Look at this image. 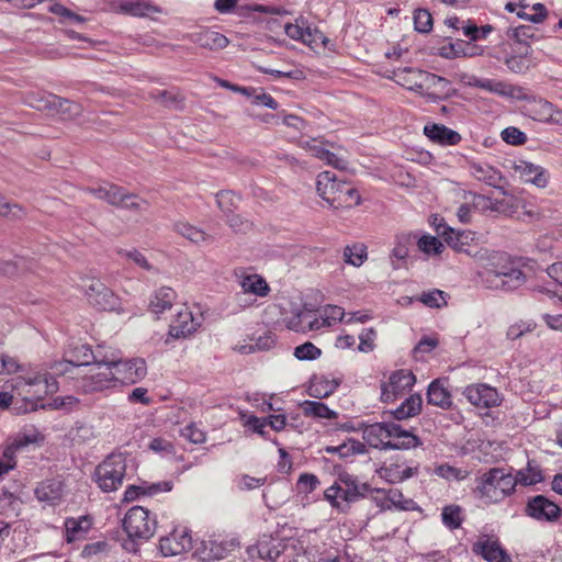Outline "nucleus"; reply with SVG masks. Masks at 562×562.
Returning a JSON list of instances; mask_svg holds the SVG:
<instances>
[{
	"label": "nucleus",
	"mask_w": 562,
	"mask_h": 562,
	"mask_svg": "<svg viewBox=\"0 0 562 562\" xmlns=\"http://www.w3.org/2000/svg\"><path fill=\"white\" fill-rule=\"evenodd\" d=\"M363 440L376 449H411L422 445L420 439L394 423H374L362 429Z\"/></svg>",
	"instance_id": "nucleus-1"
},
{
	"label": "nucleus",
	"mask_w": 562,
	"mask_h": 562,
	"mask_svg": "<svg viewBox=\"0 0 562 562\" xmlns=\"http://www.w3.org/2000/svg\"><path fill=\"white\" fill-rule=\"evenodd\" d=\"M472 493L485 505L497 504L509 496L516 487L514 475L503 468H492L475 479Z\"/></svg>",
	"instance_id": "nucleus-2"
},
{
	"label": "nucleus",
	"mask_w": 562,
	"mask_h": 562,
	"mask_svg": "<svg viewBox=\"0 0 562 562\" xmlns=\"http://www.w3.org/2000/svg\"><path fill=\"white\" fill-rule=\"evenodd\" d=\"M370 491L368 483H361L356 476L345 473L339 475V483L325 491L324 496L333 507L345 512L349 504L366 497Z\"/></svg>",
	"instance_id": "nucleus-3"
},
{
	"label": "nucleus",
	"mask_w": 562,
	"mask_h": 562,
	"mask_svg": "<svg viewBox=\"0 0 562 562\" xmlns=\"http://www.w3.org/2000/svg\"><path fill=\"white\" fill-rule=\"evenodd\" d=\"M126 457L123 453H111L94 470V481L105 493L122 486L126 475Z\"/></svg>",
	"instance_id": "nucleus-4"
},
{
	"label": "nucleus",
	"mask_w": 562,
	"mask_h": 562,
	"mask_svg": "<svg viewBox=\"0 0 562 562\" xmlns=\"http://www.w3.org/2000/svg\"><path fill=\"white\" fill-rule=\"evenodd\" d=\"M89 374L82 378L80 389L85 393L101 392L116 386L111 355L101 353L93 361Z\"/></svg>",
	"instance_id": "nucleus-5"
},
{
	"label": "nucleus",
	"mask_w": 562,
	"mask_h": 562,
	"mask_svg": "<svg viewBox=\"0 0 562 562\" xmlns=\"http://www.w3.org/2000/svg\"><path fill=\"white\" fill-rule=\"evenodd\" d=\"M156 527V517L142 506L130 508L123 519V529L133 541L149 540L155 535Z\"/></svg>",
	"instance_id": "nucleus-6"
},
{
	"label": "nucleus",
	"mask_w": 562,
	"mask_h": 562,
	"mask_svg": "<svg viewBox=\"0 0 562 562\" xmlns=\"http://www.w3.org/2000/svg\"><path fill=\"white\" fill-rule=\"evenodd\" d=\"M484 281L490 288L513 291L520 288L526 282V276L512 263H506L488 269L485 272Z\"/></svg>",
	"instance_id": "nucleus-7"
},
{
	"label": "nucleus",
	"mask_w": 562,
	"mask_h": 562,
	"mask_svg": "<svg viewBox=\"0 0 562 562\" xmlns=\"http://www.w3.org/2000/svg\"><path fill=\"white\" fill-rule=\"evenodd\" d=\"M110 355L116 385L135 384L146 375L147 367L145 360L140 358L121 360L113 352Z\"/></svg>",
	"instance_id": "nucleus-8"
},
{
	"label": "nucleus",
	"mask_w": 562,
	"mask_h": 562,
	"mask_svg": "<svg viewBox=\"0 0 562 562\" xmlns=\"http://www.w3.org/2000/svg\"><path fill=\"white\" fill-rule=\"evenodd\" d=\"M14 381L13 387L19 394H32L36 398H43L56 391L55 383H49L47 374L41 371H29Z\"/></svg>",
	"instance_id": "nucleus-9"
},
{
	"label": "nucleus",
	"mask_w": 562,
	"mask_h": 562,
	"mask_svg": "<svg viewBox=\"0 0 562 562\" xmlns=\"http://www.w3.org/2000/svg\"><path fill=\"white\" fill-rule=\"evenodd\" d=\"M436 232L453 250L464 252L470 257H479L480 250L473 245L474 233L471 231H456L447 224H439Z\"/></svg>",
	"instance_id": "nucleus-10"
},
{
	"label": "nucleus",
	"mask_w": 562,
	"mask_h": 562,
	"mask_svg": "<svg viewBox=\"0 0 562 562\" xmlns=\"http://www.w3.org/2000/svg\"><path fill=\"white\" fill-rule=\"evenodd\" d=\"M416 382L415 375L407 370H396L391 373L389 381L381 384V401L391 403L403 396Z\"/></svg>",
	"instance_id": "nucleus-11"
},
{
	"label": "nucleus",
	"mask_w": 562,
	"mask_h": 562,
	"mask_svg": "<svg viewBox=\"0 0 562 562\" xmlns=\"http://www.w3.org/2000/svg\"><path fill=\"white\" fill-rule=\"evenodd\" d=\"M88 302L100 311H114L120 306V299L99 279H91L86 288Z\"/></svg>",
	"instance_id": "nucleus-12"
},
{
	"label": "nucleus",
	"mask_w": 562,
	"mask_h": 562,
	"mask_svg": "<svg viewBox=\"0 0 562 562\" xmlns=\"http://www.w3.org/2000/svg\"><path fill=\"white\" fill-rule=\"evenodd\" d=\"M462 394L470 404L479 408L496 407L502 402L498 391L485 383L468 385Z\"/></svg>",
	"instance_id": "nucleus-13"
},
{
	"label": "nucleus",
	"mask_w": 562,
	"mask_h": 562,
	"mask_svg": "<svg viewBox=\"0 0 562 562\" xmlns=\"http://www.w3.org/2000/svg\"><path fill=\"white\" fill-rule=\"evenodd\" d=\"M525 513L538 521L552 522L560 518L562 510L552 501L543 495H536L527 501Z\"/></svg>",
	"instance_id": "nucleus-14"
},
{
	"label": "nucleus",
	"mask_w": 562,
	"mask_h": 562,
	"mask_svg": "<svg viewBox=\"0 0 562 562\" xmlns=\"http://www.w3.org/2000/svg\"><path fill=\"white\" fill-rule=\"evenodd\" d=\"M192 538L187 528L175 529L159 540V550L164 557L179 555L191 550Z\"/></svg>",
	"instance_id": "nucleus-15"
},
{
	"label": "nucleus",
	"mask_w": 562,
	"mask_h": 562,
	"mask_svg": "<svg viewBox=\"0 0 562 562\" xmlns=\"http://www.w3.org/2000/svg\"><path fill=\"white\" fill-rule=\"evenodd\" d=\"M188 40L195 45L210 50L223 49L229 43L228 38L224 34L206 27H201L200 30L188 34Z\"/></svg>",
	"instance_id": "nucleus-16"
},
{
	"label": "nucleus",
	"mask_w": 562,
	"mask_h": 562,
	"mask_svg": "<svg viewBox=\"0 0 562 562\" xmlns=\"http://www.w3.org/2000/svg\"><path fill=\"white\" fill-rule=\"evenodd\" d=\"M285 34L295 41H302L304 44H317L319 41L325 44L326 36L316 29L305 26L303 19H297L294 24L288 23L284 26Z\"/></svg>",
	"instance_id": "nucleus-17"
},
{
	"label": "nucleus",
	"mask_w": 562,
	"mask_h": 562,
	"mask_svg": "<svg viewBox=\"0 0 562 562\" xmlns=\"http://www.w3.org/2000/svg\"><path fill=\"white\" fill-rule=\"evenodd\" d=\"M199 326L200 322L193 317L192 312L183 308L178 312L176 318L171 322L169 336L175 339L186 338L193 334Z\"/></svg>",
	"instance_id": "nucleus-18"
},
{
	"label": "nucleus",
	"mask_w": 562,
	"mask_h": 562,
	"mask_svg": "<svg viewBox=\"0 0 562 562\" xmlns=\"http://www.w3.org/2000/svg\"><path fill=\"white\" fill-rule=\"evenodd\" d=\"M447 379L434 380L427 390V403L442 409H450L452 407V396L448 389Z\"/></svg>",
	"instance_id": "nucleus-19"
},
{
	"label": "nucleus",
	"mask_w": 562,
	"mask_h": 562,
	"mask_svg": "<svg viewBox=\"0 0 562 562\" xmlns=\"http://www.w3.org/2000/svg\"><path fill=\"white\" fill-rule=\"evenodd\" d=\"M424 134L431 142L442 146L458 145L462 139L458 132L437 123L426 124L424 126Z\"/></svg>",
	"instance_id": "nucleus-20"
},
{
	"label": "nucleus",
	"mask_w": 562,
	"mask_h": 562,
	"mask_svg": "<svg viewBox=\"0 0 562 562\" xmlns=\"http://www.w3.org/2000/svg\"><path fill=\"white\" fill-rule=\"evenodd\" d=\"M341 183L334 172L323 171L317 176L316 190L318 195L331 206L335 205V199Z\"/></svg>",
	"instance_id": "nucleus-21"
},
{
	"label": "nucleus",
	"mask_w": 562,
	"mask_h": 562,
	"mask_svg": "<svg viewBox=\"0 0 562 562\" xmlns=\"http://www.w3.org/2000/svg\"><path fill=\"white\" fill-rule=\"evenodd\" d=\"M469 170L476 180L494 188L499 187L503 180L502 172L487 162L469 161Z\"/></svg>",
	"instance_id": "nucleus-22"
},
{
	"label": "nucleus",
	"mask_w": 562,
	"mask_h": 562,
	"mask_svg": "<svg viewBox=\"0 0 562 562\" xmlns=\"http://www.w3.org/2000/svg\"><path fill=\"white\" fill-rule=\"evenodd\" d=\"M58 95L46 91H29L22 95V102L37 111L52 113L55 110Z\"/></svg>",
	"instance_id": "nucleus-23"
},
{
	"label": "nucleus",
	"mask_w": 562,
	"mask_h": 562,
	"mask_svg": "<svg viewBox=\"0 0 562 562\" xmlns=\"http://www.w3.org/2000/svg\"><path fill=\"white\" fill-rule=\"evenodd\" d=\"M393 78L408 90L420 91L424 86L423 81H425V71L411 67L398 68L394 70Z\"/></svg>",
	"instance_id": "nucleus-24"
},
{
	"label": "nucleus",
	"mask_w": 562,
	"mask_h": 562,
	"mask_svg": "<svg viewBox=\"0 0 562 562\" xmlns=\"http://www.w3.org/2000/svg\"><path fill=\"white\" fill-rule=\"evenodd\" d=\"M515 170L519 172L520 177L526 182H530L538 188H544L548 184V173L541 166L528 161H520L516 165Z\"/></svg>",
	"instance_id": "nucleus-25"
},
{
	"label": "nucleus",
	"mask_w": 562,
	"mask_h": 562,
	"mask_svg": "<svg viewBox=\"0 0 562 562\" xmlns=\"http://www.w3.org/2000/svg\"><path fill=\"white\" fill-rule=\"evenodd\" d=\"M302 147L310 151L312 156L324 160L327 165L337 169L342 170L347 166V162L344 159L337 157L334 153L326 149L323 144L316 139L303 142Z\"/></svg>",
	"instance_id": "nucleus-26"
},
{
	"label": "nucleus",
	"mask_w": 562,
	"mask_h": 562,
	"mask_svg": "<svg viewBox=\"0 0 562 562\" xmlns=\"http://www.w3.org/2000/svg\"><path fill=\"white\" fill-rule=\"evenodd\" d=\"M474 551L488 562H510L509 557L496 540L490 538L480 540L474 544Z\"/></svg>",
	"instance_id": "nucleus-27"
},
{
	"label": "nucleus",
	"mask_w": 562,
	"mask_h": 562,
	"mask_svg": "<svg viewBox=\"0 0 562 562\" xmlns=\"http://www.w3.org/2000/svg\"><path fill=\"white\" fill-rule=\"evenodd\" d=\"M88 191L95 198L108 202L109 204L120 207L125 189L114 183H103L98 187L89 188Z\"/></svg>",
	"instance_id": "nucleus-28"
},
{
	"label": "nucleus",
	"mask_w": 562,
	"mask_h": 562,
	"mask_svg": "<svg viewBox=\"0 0 562 562\" xmlns=\"http://www.w3.org/2000/svg\"><path fill=\"white\" fill-rule=\"evenodd\" d=\"M102 353L100 346L95 350H92L89 345L80 344L71 347L67 351V356L71 359L75 366H91L93 361Z\"/></svg>",
	"instance_id": "nucleus-29"
},
{
	"label": "nucleus",
	"mask_w": 562,
	"mask_h": 562,
	"mask_svg": "<svg viewBox=\"0 0 562 562\" xmlns=\"http://www.w3.org/2000/svg\"><path fill=\"white\" fill-rule=\"evenodd\" d=\"M91 526L92 521L88 516L66 519V541L74 542L76 540L83 539L86 533L90 530Z\"/></svg>",
	"instance_id": "nucleus-30"
},
{
	"label": "nucleus",
	"mask_w": 562,
	"mask_h": 562,
	"mask_svg": "<svg viewBox=\"0 0 562 562\" xmlns=\"http://www.w3.org/2000/svg\"><path fill=\"white\" fill-rule=\"evenodd\" d=\"M176 300V292L169 286H161L153 294L149 308L155 314L170 310Z\"/></svg>",
	"instance_id": "nucleus-31"
},
{
	"label": "nucleus",
	"mask_w": 562,
	"mask_h": 562,
	"mask_svg": "<svg viewBox=\"0 0 562 562\" xmlns=\"http://www.w3.org/2000/svg\"><path fill=\"white\" fill-rule=\"evenodd\" d=\"M239 284L245 293H251L260 297L267 296L270 291L267 281L257 273L241 276Z\"/></svg>",
	"instance_id": "nucleus-32"
},
{
	"label": "nucleus",
	"mask_w": 562,
	"mask_h": 562,
	"mask_svg": "<svg viewBox=\"0 0 562 562\" xmlns=\"http://www.w3.org/2000/svg\"><path fill=\"white\" fill-rule=\"evenodd\" d=\"M239 546V542L236 539L231 540H216L211 539L204 543L205 550H209L207 558L214 560L224 559L231 553L235 548Z\"/></svg>",
	"instance_id": "nucleus-33"
},
{
	"label": "nucleus",
	"mask_w": 562,
	"mask_h": 562,
	"mask_svg": "<svg viewBox=\"0 0 562 562\" xmlns=\"http://www.w3.org/2000/svg\"><path fill=\"white\" fill-rule=\"evenodd\" d=\"M422 396L419 394H413L407 397L395 411H393L392 415L397 420L407 419L418 415L422 411Z\"/></svg>",
	"instance_id": "nucleus-34"
},
{
	"label": "nucleus",
	"mask_w": 562,
	"mask_h": 562,
	"mask_svg": "<svg viewBox=\"0 0 562 562\" xmlns=\"http://www.w3.org/2000/svg\"><path fill=\"white\" fill-rule=\"evenodd\" d=\"M173 231L190 240L193 244L200 245L205 241L211 240V236H209L204 231L199 227L191 225L188 222H177L173 224Z\"/></svg>",
	"instance_id": "nucleus-35"
},
{
	"label": "nucleus",
	"mask_w": 562,
	"mask_h": 562,
	"mask_svg": "<svg viewBox=\"0 0 562 562\" xmlns=\"http://www.w3.org/2000/svg\"><path fill=\"white\" fill-rule=\"evenodd\" d=\"M301 408L303 414L308 417L326 419H335L337 417V413L335 411L330 409L326 404L317 401H304L301 403Z\"/></svg>",
	"instance_id": "nucleus-36"
},
{
	"label": "nucleus",
	"mask_w": 562,
	"mask_h": 562,
	"mask_svg": "<svg viewBox=\"0 0 562 562\" xmlns=\"http://www.w3.org/2000/svg\"><path fill=\"white\" fill-rule=\"evenodd\" d=\"M344 262L353 267H360L368 258L367 247L364 244L356 243L347 245L342 251Z\"/></svg>",
	"instance_id": "nucleus-37"
},
{
	"label": "nucleus",
	"mask_w": 562,
	"mask_h": 562,
	"mask_svg": "<svg viewBox=\"0 0 562 562\" xmlns=\"http://www.w3.org/2000/svg\"><path fill=\"white\" fill-rule=\"evenodd\" d=\"M359 204L360 194L358 193V191L355 188H351L347 183L342 182L335 199V205L331 206L338 209L350 207Z\"/></svg>",
	"instance_id": "nucleus-38"
},
{
	"label": "nucleus",
	"mask_w": 562,
	"mask_h": 562,
	"mask_svg": "<svg viewBox=\"0 0 562 562\" xmlns=\"http://www.w3.org/2000/svg\"><path fill=\"white\" fill-rule=\"evenodd\" d=\"M473 87L486 90L503 97H513L514 88L503 81L492 79H475L471 83Z\"/></svg>",
	"instance_id": "nucleus-39"
},
{
	"label": "nucleus",
	"mask_w": 562,
	"mask_h": 562,
	"mask_svg": "<svg viewBox=\"0 0 562 562\" xmlns=\"http://www.w3.org/2000/svg\"><path fill=\"white\" fill-rule=\"evenodd\" d=\"M338 387V383L325 378H314L308 387V394L316 398H324L333 394Z\"/></svg>",
	"instance_id": "nucleus-40"
},
{
	"label": "nucleus",
	"mask_w": 562,
	"mask_h": 562,
	"mask_svg": "<svg viewBox=\"0 0 562 562\" xmlns=\"http://www.w3.org/2000/svg\"><path fill=\"white\" fill-rule=\"evenodd\" d=\"M416 238L417 236L412 233H402L396 235L392 257L397 260L406 259L409 254V247L414 245Z\"/></svg>",
	"instance_id": "nucleus-41"
},
{
	"label": "nucleus",
	"mask_w": 562,
	"mask_h": 562,
	"mask_svg": "<svg viewBox=\"0 0 562 562\" xmlns=\"http://www.w3.org/2000/svg\"><path fill=\"white\" fill-rule=\"evenodd\" d=\"M327 451L336 452L341 458L364 454L368 452L366 445L357 439H348L346 442L338 447L327 448Z\"/></svg>",
	"instance_id": "nucleus-42"
},
{
	"label": "nucleus",
	"mask_w": 562,
	"mask_h": 562,
	"mask_svg": "<svg viewBox=\"0 0 562 562\" xmlns=\"http://www.w3.org/2000/svg\"><path fill=\"white\" fill-rule=\"evenodd\" d=\"M82 112V108L79 103L58 97L56 101L55 110L50 114H59L63 119H75Z\"/></svg>",
	"instance_id": "nucleus-43"
},
{
	"label": "nucleus",
	"mask_w": 562,
	"mask_h": 562,
	"mask_svg": "<svg viewBox=\"0 0 562 562\" xmlns=\"http://www.w3.org/2000/svg\"><path fill=\"white\" fill-rule=\"evenodd\" d=\"M0 216L10 221H19L26 216L25 209L19 203H11L0 193Z\"/></svg>",
	"instance_id": "nucleus-44"
},
{
	"label": "nucleus",
	"mask_w": 562,
	"mask_h": 562,
	"mask_svg": "<svg viewBox=\"0 0 562 562\" xmlns=\"http://www.w3.org/2000/svg\"><path fill=\"white\" fill-rule=\"evenodd\" d=\"M120 10L134 16H145L149 12H159L156 7L144 1H124L121 3Z\"/></svg>",
	"instance_id": "nucleus-45"
},
{
	"label": "nucleus",
	"mask_w": 562,
	"mask_h": 562,
	"mask_svg": "<svg viewBox=\"0 0 562 562\" xmlns=\"http://www.w3.org/2000/svg\"><path fill=\"white\" fill-rule=\"evenodd\" d=\"M528 111L535 120L548 122L552 111V103L544 99L533 98L528 104Z\"/></svg>",
	"instance_id": "nucleus-46"
},
{
	"label": "nucleus",
	"mask_w": 562,
	"mask_h": 562,
	"mask_svg": "<svg viewBox=\"0 0 562 562\" xmlns=\"http://www.w3.org/2000/svg\"><path fill=\"white\" fill-rule=\"evenodd\" d=\"M434 473L437 476L442 477L445 480H456V481H463L470 475V472L468 470L461 469V468H456L448 463L437 465L434 469Z\"/></svg>",
	"instance_id": "nucleus-47"
},
{
	"label": "nucleus",
	"mask_w": 562,
	"mask_h": 562,
	"mask_svg": "<svg viewBox=\"0 0 562 562\" xmlns=\"http://www.w3.org/2000/svg\"><path fill=\"white\" fill-rule=\"evenodd\" d=\"M447 293L435 289L428 292H423L418 296V301L422 302L424 305L431 307V308H440L445 305H447Z\"/></svg>",
	"instance_id": "nucleus-48"
},
{
	"label": "nucleus",
	"mask_w": 562,
	"mask_h": 562,
	"mask_svg": "<svg viewBox=\"0 0 562 562\" xmlns=\"http://www.w3.org/2000/svg\"><path fill=\"white\" fill-rule=\"evenodd\" d=\"M120 207L136 213H143L148 210L149 203L137 194L125 191Z\"/></svg>",
	"instance_id": "nucleus-49"
},
{
	"label": "nucleus",
	"mask_w": 562,
	"mask_h": 562,
	"mask_svg": "<svg viewBox=\"0 0 562 562\" xmlns=\"http://www.w3.org/2000/svg\"><path fill=\"white\" fill-rule=\"evenodd\" d=\"M239 200V196L229 190H223L216 193V203L225 215L237 209Z\"/></svg>",
	"instance_id": "nucleus-50"
},
{
	"label": "nucleus",
	"mask_w": 562,
	"mask_h": 562,
	"mask_svg": "<svg viewBox=\"0 0 562 562\" xmlns=\"http://www.w3.org/2000/svg\"><path fill=\"white\" fill-rule=\"evenodd\" d=\"M442 522L446 527L453 530L461 526V507L458 505H449L442 509Z\"/></svg>",
	"instance_id": "nucleus-51"
},
{
	"label": "nucleus",
	"mask_w": 562,
	"mask_h": 562,
	"mask_svg": "<svg viewBox=\"0 0 562 562\" xmlns=\"http://www.w3.org/2000/svg\"><path fill=\"white\" fill-rule=\"evenodd\" d=\"M418 249L427 255H440L443 244L435 236L424 235L417 239Z\"/></svg>",
	"instance_id": "nucleus-52"
},
{
	"label": "nucleus",
	"mask_w": 562,
	"mask_h": 562,
	"mask_svg": "<svg viewBox=\"0 0 562 562\" xmlns=\"http://www.w3.org/2000/svg\"><path fill=\"white\" fill-rule=\"evenodd\" d=\"M294 357L297 360H316L321 357L322 350L316 347L314 344L306 341L294 348L293 352Z\"/></svg>",
	"instance_id": "nucleus-53"
},
{
	"label": "nucleus",
	"mask_w": 562,
	"mask_h": 562,
	"mask_svg": "<svg viewBox=\"0 0 562 562\" xmlns=\"http://www.w3.org/2000/svg\"><path fill=\"white\" fill-rule=\"evenodd\" d=\"M414 26L419 33H429L432 30V16L426 9L414 11Z\"/></svg>",
	"instance_id": "nucleus-54"
},
{
	"label": "nucleus",
	"mask_w": 562,
	"mask_h": 562,
	"mask_svg": "<svg viewBox=\"0 0 562 562\" xmlns=\"http://www.w3.org/2000/svg\"><path fill=\"white\" fill-rule=\"evenodd\" d=\"M514 479L516 480V485L519 483L527 486L542 481V475L539 470L533 469L528 464V468L526 470L518 471Z\"/></svg>",
	"instance_id": "nucleus-55"
},
{
	"label": "nucleus",
	"mask_w": 562,
	"mask_h": 562,
	"mask_svg": "<svg viewBox=\"0 0 562 562\" xmlns=\"http://www.w3.org/2000/svg\"><path fill=\"white\" fill-rule=\"evenodd\" d=\"M502 139L513 146H520L526 144L527 135L515 126H508L501 133Z\"/></svg>",
	"instance_id": "nucleus-56"
},
{
	"label": "nucleus",
	"mask_w": 562,
	"mask_h": 562,
	"mask_svg": "<svg viewBox=\"0 0 562 562\" xmlns=\"http://www.w3.org/2000/svg\"><path fill=\"white\" fill-rule=\"evenodd\" d=\"M318 485V477L312 473H302L296 483L297 490L305 494L312 493Z\"/></svg>",
	"instance_id": "nucleus-57"
},
{
	"label": "nucleus",
	"mask_w": 562,
	"mask_h": 562,
	"mask_svg": "<svg viewBox=\"0 0 562 562\" xmlns=\"http://www.w3.org/2000/svg\"><path fill=\"white\" fill-rule=\"evenodd\" d=\"M267 477H254L248 474H241L237 480L239 491H251L265 485Z\"/></svg>",
	"instance_id": "nucleus-58"
},
{
	"label": "nucleus",
	"mask_w": 562,
	"mask_h": 562,
	"mask_svg": "<svg viewBox=\"0 0 562 562\" xmlns=\"http://www.w3.org/2000/svg\"><path fill=\"white\" fill-rule=\"evenodd\" d=\"M181 436L192 443H203L206 439L204 431L199 429L195 424H189L181 429Z\"/></svg>",
	"instance_id": "nucleus-59"
},
{
	"label": "nucleus",
	"mask_w": 562,
	"mask_h": 562,
	"mask_svg": "<svg viewBox=\"0 0 562 562\" xmlns=\"http://www.w3.org/2000/svg\"><path fill=\"white\" fill-rule=\"evenodd\" d=\"M425 82L435 89H437L440 93L448 95V91L450 88V82L448 79L437 76L435 74L425 72Z\"/></svg>",
	"instance_id": "nucleus-60"
},
{
	"label": "nucleus",
	"mask_w": 562,
	"mask_h": 562,
	"mask_svg": "<svg viewBox=\"0 0 562 562\" xmlns=\"http://www.w3.org/2000/svg\"><path fill=\"white\" fill-rule=\"evenodd\" d=\"M119 254L123 258H126V259L133 261L135 265H137L138 267H140L145 270H150L153 268L151 265L147 261L146 257L137 249H131V250L121 249V250H119Z\"/></svg>",
	"instance_id": "nucleus-61"
},
{
	"label": "nucleus",
	"mask_w": 562,
	"mask_h": 562,
	"mask_svg": "<svg viewBox=\"0 0 562 562\" xmlns=\"http://www.w3.org/2000/svg\"><path fill=\"white\" fill-rule=\"evenodd\" d=\"M376 331L373 328H367L359 335L360 344L358 346L359 351L369 352L374 349V339Z\"/></svg>",
	"instance_id": "nucleus-62"
},
{
	"label": "nucleus",
	"mask_w": 562,
	"mask_h": 562,
	"mask_svg": "<svg viewBox=\"0 0 562 562\" xmlns=\"http://www.w3.org/2000/svg\"><path fill=\"white\" fill-rule=\"evenodd\" d=\"M507 68L515 74H524L529 69V64L524 56H510L505 59Z\"/></svg>",
	"instance_id": "nucleus-63"
},
{
	"label": "nucleus",
	"mask_w": 562,
	"mask_h": 562,
	"mask_svg": "<svg viewBox=\"0 0 562 562\" xmlns=\"http://www.w3.org/2000/svg\"><path fill=\"white\" fill-rule=\"evenodd\" d=\"M323 315L329 322V326H333L336 322L345 321L346 313L340 306L327 305L323 310Z\"/></svg>",
	"instance_id": "nucleus-64"
}]
</instances>
